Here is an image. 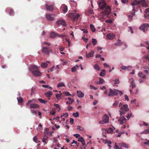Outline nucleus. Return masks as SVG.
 <instances>
[{
	"instance_id": "obj_56",
	"label": "nucleus",
	"mask_w": 149,
	"mask_h": 149,
	"mask_svg": "<svg viewBox=\"0 0 149 149\" xmlns=\"http://www.w3.org/2000/svg\"><path fill=\"white\" fill-rule=\"evenodd\" d=\"M74 136L76 138H78L80 136V135L79 134H75L74 135Z\"/></svg>"
},
{
	"instance_id": "obj_3",
	"label": "nucleus",
	"mask_w": 149,
	"mask_h": 149,
	"mask_svg": "<svg viewBox=\"0 0 149 149\" xmlns=\"http://www.w3.org/2000/svg\"><path fill=\"white\" fill-rule=\"evenodd\" d=\"M133 9L132 10V11L130 12L129 15H128L129 20L130 22L132 20L133 17L135 15V9L134 7H133Z\"/></svg>"
},
{
	"instance_id": "obj_47",
	"label": "nucleus",
	"mask_w": 149,
	"mask_h": 149,
	"mask_svg": "<svg viewBox=\"0 0 149 149\" xmlns=\"http://www.w3.org/2000/svg\"><path fill=\"white\" fill-rule=\"evenodd\" d=\"M17 99L19 102H21L23 101V99L21 97H19V98L17 97Z\"/></svg>"
},
{
	"instance_id": "obj_42",
	"label": "nucleus",
	"mask_w": 149,
	"mask_h": 149,
	"mask_svg": "<svg viewBox=\"0 0 149 149\" xmlns=\"http://www.w3.org/2000/svg\"><path fill=\"white\" fill-rule=\"evenodd\" d=\"M61 95H62L61 93L60 94H56V97L58 99L61 96Z\"/></svg>"
},
{
	"instance_id": "obj_50",
	"label": "nucleus",
	"mask_w": 149,
	"mask_h": 149,
	"mask_svg": "<svg viewBox=\"0 0 149 149\" xmlns=\"http://www.w3.org/2000/svg\"><path fill=\"white\" fill-rule=\"evenodd\" d=\"M146 141H147L146 142H144V144L145 145H149V140H148L147 139H146Z\"/></svg>"
},
{
	"instance_id": "obj_29",
	"label": "nucleus",
	"mask_w": 149,
	"mask_h": 149,
	"mask_svg": "<svg viewBox=\"0 0 149 149\" xmlns=\"http://www.w3.org/2000/svg\"><path fill=\"white\" fill-rule=\"evenodd\" d=\"M65 85L64 84L63 82H61L57 85V86L58 87H65Z\"/></svg>"
},
{
	"instance_id": "obj_39",
	"label": "nucleus",
	"mask_w": 149,
	"mask_h": 149,
	"mask_svg": "<svg viewBox=\"0 0 149 149\" xmlns=\"http://www.w3.org/2000/svg\"><path fill=\"white\" fill-rule=\"evenodd\" d=\"M38 139V138L36 136H35L33 137V141L35 142L36 143L37 142Z\"/></svg>"
},
{
	"instance_id": "obj_48",
	"label": "nucleus",
	"mask_w": 149,
	"mask_h": 149,
	"mask_svg": "<svg viewBox=\"0 0 149 149\" xmlns=\"http://www.w3.org/2000/svg\"><path fill=\"white\" fill-rule=\"evenodd\" d=\"M68 99L70 101L71 104H72L74 100L70 97H68Z\"/></svg>"
},
{
	"instance_id": "obj_18",
	"label": "nucleus",
	"mask_w": 149,
	"mask_h": 149,
	"mask_svg": "<svg viewBox=\"0 0 149 149\" xmlns=\"http://www.w3.org/2000/svg\"><path fill=\"white\" fill-rule=\"evenodd\" d=\"M94 52L93 51H91L88 54L86 52V56L87 58H90L92 57L94 54Z\"/></svg>"
},
{
	"instance_id": "obj_49",
	"label": "nucleus",
	"mask_w": 149,
	"mask_h": 149,
	"mask_svg": "<svg viewBox=\"0 0 149 149\" xmlns=\"http://www.w3.org/2000/svg\"><path fill=\"white\" fill-rule=\"evenodd\" d=\"M31 68L33 69H37L38 67L36 66L33 65L31 66Z\"/></svg>"
},
{
	"instance_id": "obj_64",
	"label": "nucleus",
	"mask_w": 149,
	"mask_h": 149,
	"mask_svg": "<svg viewBox=\"0 0 149 149\" xmlns=\"http://www.w3.org/2000/svg\"><path fill=\"white\" fill-rule=\"evenodd\" d=\"M143 58H144L146 59H147L149 60V57L148 56H144L143 57Z\"/></svg>"
},
{
	"instance_id": "obj_58",
	"label": "nucleus",
	"mask_w": 149,
	"mask_h": 149,
	"mask_svg": "<svg viewBox=\"0 0 149 149\" xmlns=\"http://www.w3.org/2000/svg\"><path fill=\"white\" fill-rule=\"evenodd\" d=\"M54 106L56 107L57 108H59V110H60V106L58 104H54Z\"/></svg>"
},
{
	"instance_id": "obj_38",
	"label": "nucleus",
	"mask_w": 149,
	"mask_h": 149,
	"mask_svg": "<svg viewBox=\"0 0 149 149\" xmlns=\"http://www.w3.org/2000/svg\"><path fill=\"white\" fill-rule=\"evenodd\" d=\"M94 68L95 69L99 71L100 70V68H99L98 65L97 64H96L95 65Z\"/></svg>"
},
{
	"instance_id": "obj_4",
	"label": "nucleus",
	"mask_w": 149,
	"mask_h": 149,
	"mask_svg": "<svg viewBox=\"0 0 149 149\" xmlns=\"http://www.w3.org/2000/svg\"><path fill=\"white\" fill-rule=\"evenodd\" d=\"M106 6V4L104 0H101L98 2V6L100 9H103Z\"/></svg>"
},
{
	"instance_id": "obj_14",
	"label": "nucleus",
	"mask_w": 149,
	"mask_h": 149,
	"mask_svg": "<svg viewBox=\"0 0 149 149\" xmlns=\"http://www.w3.org/2000/svg\"><path fill=\"white\" fill-rule=\"evenodd\" d=\"M147 27H149V24L145 23L142 24L140 27V29L142 30L143 32H145V28Z\"/></svg>"
},
{
	"instance_id": "obj_12",
	"label": "nucleus",
	"mask_w": 149,
	"mask_h": 149,
	"mask_svg": "<svg viewBox=\"0 0 149 149\" xmlns=\"http://www.w3.org/2000/svg\"><path fill=\"white\" fill-rule=\"evenodd\" d=\"M115 35L112 33L107 34L106 35V38L107 39L112 40L115 37Z\"/></svg>"
},
{
	"instance_id": "obj_59",
	"label": "nucleus",
	"mask_w": 149,
	"mask_h": 149,
	"mask_svg": "<svg viewBox=\"0 0 149 149\" xmlns=\"http://www.w3.org/2000/svg\"><path fill=\"white\" fill-rule=\"evenodd\" d=\"M74 119L72 118H70V123L71 124H73Z\"/></svg>"
},
{
	"instance_id": "obj_52",
	"label": "nucleus",
	"mask_w": 149,
	"mask_h": 149,
	"mask_svg": "<svg viewBox=\"0 0 149 149\" xmlns=\"http://www.w3.org/2000/svg\"><path fill=\"white\" fill-rule=\"evenodd\" d=\"M81 30L83 31V32L85 33H88V31L85 29H81Z\"/></svg>"
},
{
	"instance_id": "obj_54",
	"label": "nucleus",
	"mask_w": 149,
	"mask_h": 149,
	"mask_svg": "<svg viewBox=\"0 0 149 149\" xmlns=\"http://www.w3.org/2000/svg\"><path fill=\"white\" fill-rule=\"evenodd\" d=\"M105 22L107 23H111L112 22V21L111 19H108L106 20Z\"/></svg>"
},
{
	"instance_id": "obj_13",
	"label": "nucleus",
	"mask_w": 149,
	"mask_h": 149,
	"mask_svg": "<svg viewBox=\"0 0 149 149\" xmlns=\"http://www.w3.org/2000/svg\"><path fill=\"white\" fill-rule=\"evenodd\" d=\"M126 119L123 116L120 117L119 119L118 120V122L120 124H124L126 121Z\"/></svg>"
},
{
	"instance_id": "obj_17",
	"label": "nucleus",
	"mask_w": 149,
	"mask_h": 149,
	"mask_svg": "<svg viewBox=\"0 0 149 149\" xmlns=\"http://www.w3.org/2000/svg\"><path fill=\"white\" fill-rule=\"evenodd\" d=\"M45 94L49 99H50V97L53 95V93L52 91H48L45 93Z\"/></svg>"
},
{
	"instance_id": "obj_34",
	"label": "nucleus",
	"mask_w": 149,
	"mask_h": 149,
	"mask_svg": "<svg viewBox=\"0 0 149 149\" xmlns=\"http://www.w3.org/2000/svg\"><path fill=\"white\" fill-rule=\"evenodd\" d=\"M72 115L75 118H77L79 116V114L78 112H76V113H73Z\"/></svg>"
},
{
	"instance_id": "obj_44",
	"label": "nucleus",
	"mask_w": 149,
	"mask_h": 149,
	"mask_svg": "<svg viewBox=\"0 0 149 149\" xmlns=\"http://www.w3.org/2000/svg\"><path fill=\"white\" fill-rule=\"evenodd\" d=\"M130 82L131 85L134 84V80L132 78H131L130 79Z\"/></svg>"
},
{
	"instance_id": "obj_6",
	"label": "nucleus",
	"mask_w": 149,
	"mask_h": 149,
	"mask_svg": "<svg viewBox=\"0 0 149 149\" xmlns=\"http://www.w3.org/2000/svg\"><path fill=\"white\" fill-rule=\"evenodd\" d=\"M109 117L106 114H105L102 118V124L107 123L109 122Z\"/></svg>"
},
{
	"instance_id": "obj_63",
	"label": "nucleus",
	"mask_w": 149,
	"mask_h": 149,
	"mask_svg": "<svg viewBox=\"0 0 149 149\" xmlns=\"http://www.w3.org/2000/svg\"><path fill=\"white\" fill-rule=\"evenodd\" d=\"M114 148L115 149H120L119 148V147H118V146L116 145V143L115 145Z\"/></svg>"
},
{
	"instance_id": "obj_25",
	"label": "nucleus",
	"mask_w": 149,
	"mask_h": 149,
	"mask_svg": "<svg viewBox=\"0 0 149 149\" xmlns=\"http://www.w3.org/2000/svg\"><path fill=\"white\" fill-rule=\"evenodd\" d=\"M138 75L140 77L143 79H144L146 77V76L142 72L138 73Z\"/></svg>"
},
{
	"instance_id": "obj_10",
	"label": "nucleus",
	"mask_w": 149,
	"mask_h": 149,
	"mask_svg": "<svg viewBox=\"0 0 149 149\" xmlns=\"http://www.w3.org/2000/svg\"><path fill=\"white\" fill-rule=\"evenodd\" d=\"M53 6V4L49 5L47 4L45 5L46 9L48 11H52L54 10Z\"/></svg>"
},
{
	"instance_id": "obj_43",
	"label": "nucleus",
	"mask_w": 149,
	"mask_h": 149,
	"mask_svg": "<svg viewBox=\"0 0 149 149\" xmlns=\"http://www.w3.org/2000/svg\"><path fill=\"white\" fill-rule=\"evenodd\" d=\"M124 110H120V115L121 116L122 115L124 114L125 113V112L123 111Z\"/></svg>"
},
{
	"instance_id": "obj_32",
	"label": "nucleus",
	"mask_w": 149,
	"mask_h": 149,
	"mask_svg": "<svg viewBox=\"0 0 149 149\" xmlns=\"http://www.w3.org/2000/svg\"><path fill=\"white\" fill-rule=\"evenodd\" d=\"M92 42L93 44V45H96L97 43V40L93 38H92Z\"/></svg>"
},
{
	"instance_id": "obj_26",
	"label": "nucleus",
	"mask_w": 149,
	"mask_h": 149,
	"mask_svg": "<svg viewBox=\"0 0 149 149\" xmlns=\"http://www.w3.org/2000/svg\"><path fill=\"white\" fill-rule=\"evenodd\" d=\"M47 63H49V62L47 61L46 62H43L41 64V67L42 68H46L47 65Z\"/></svg>"
},
{
	"instance_id": "obj_27",
	"label": "nucleus",
	"mask_w": 149,
	"mask_h": 149,
	"mask_svg": "<svg viewBox=\"0 0 149 149\" xmlns=\"http://www.w3.org/2000/svg\"><path fill=\"white\" fill-rule=\"evenodd\" d=\"M106 74V72L105 70H101V72L100 74V75L101 76L103 77Z\"/></svg>"
},
{
	"instance_id": "obj_45",
	"label": "nucleus",
	"mask_w": 149,
	"mask_h": 149,
	"mask_svg": "<svg viewBox=\"0 0 149 149\" xmlns=\"http://www.w3.org/2000/svg\"><path fill=\"white\" fill-rule=\"evenodd\" d=\"M76 70H77L76 68L74 67H73V68H72L71 71L73 72H76Z\"/></svg>"
},
{
	"instance_id": "obj_7",
	"label": "nucleus",
	"mask_w": 149,
	"mask_h": 149,
	"mask_svg": "<svg viewBox=\"0 0 149 149\" xmlns=\"http://www.w3.org/2000/svg\"><path fill=\"white\" fill-rule=\"evenodd\" d=\"M114 91L111 89L109 90V93L108 94V96H110L112 95H117L118 93L117 91H116V89H114Z\"/></svg>"
},
{
	"instance_id": "obj_51",
	"label": "nucleus",
	"mask_w": 149,
	"mask_h": 149,
	"mask_svg": "<svg viewBox=\"0 0 149 149\" xmlns=\"http://www.w3.org/2000/svg\"><path fill=\"white\" fill-rule=\"evenodd\" d=\"M42 45H47L48 46H49L50 45V43L47 42H44L42 43Z\"/></svg>"
},
{
	"instance_id": "obj_21",
	"label": "nucleus",
	"mask_w": 149,
	"mask_h": 149,
	"mask_svg": "<svg viewBox=\"0 0 149 149\" xmlns=\"http://www.w3.org/2000/svg\"><path fill=\"white\" fill-rule=\"evenodd\" d=\"M77 96L79 97L82 98L84 97V94L81 91H77Z\"/></svg>"
},
{
	"instance_id": "obj_36",
	"label": "nucleus",
	"mask_w": 149,
	"mask_h": 149,
	"mask_svg": "<svg viewBox=\"0 0 149 149\" xmlns=\"http://www.w3.org/2000/svg\"><path fill=\"white\" fill-rule=\"evenodd\" d=\"M63 10L64 12H66L68 10V8L67 6H64L63 7Z\"/></svg>"
},
{
	"instance_id": "obj_60",
	"label": "nucleus",
	"mask_w": 149,
	"mask_h": 149,
	"mask_svg": "<svg viewBox=\"0 0 149 149\" xmlns=\"http://www.w3.org/2000/svg\"><path fill=\"white\" fill-rule=\"evenodd\" d=\"M132 114V113H131L130 114H128V115L126 116V117L128 119H129L130 118V116H131Z\"/></svg>"
},
{
	"instance_id": "obj_37",
	"label": "nucleus",
	"mask_w": 149,
	"mask_h": 149,
	"mask_svg": "<svg viewBox=\"0 0 149 149\" xmlns=\"http://www.w3.org/2000/svg\"><path fill=\"white\" fill-rule=\"evenodd\" d=\"M121 146L124 147L126 148H128V146L127 144H126L125 143H123L121 144Z\"/></svg>"
},
{
	"instance_id": "obj_62",
	"label": "nucleus",
	"mask_w": 149,
	"mask_h": 149,
	"mask_svg": "<svg viewBox=\"0 0 149 149\" xmlns=\"http://www.w3.org/2000/svg\"><path fill=\"white\" fill-rule=\"evenodd\" d=\"M128 0H121V2L123 3H125L127 2Z\"/></svg>"
},
{
	"instance_id": "obj_2",
	"label": "nucleus",
	"mask_w": 149,
	"mask_h": 149,
	"mask_svg": "<svg viewBox=\"0 0 149 149\" xmlns=\"http://www.w3.org/2000/svg\"><path fill=\"white\" fill-rule=\"evenodd\" d=\"M119 107L121 110H124L126 111L129 110L127 104H125L123 105V104L121 102L119 103Z\"/></svg>"
},
{
	"instance_id": "obj_5",
	"label": "nucleus",
	"mask_w": 149,
	"mask_h": 149,
	"mask_svg": "<svg viewBox=\"0 0 149 149\" xmlns=\"http://www.w3.org/2000/svg\"><path fill=\"white\" fill-rule=\"evenodd\" d=\"M111 10L109 6H107L105 10L102 12V13L105 15H108L110 14Z\"/></svg>"
},
{
	"instance_id": "obj_1",
	"label": "nucleus",
	"mask_w": 149,
	"mask_h": 149,
	"mask_svg": "<svg viewBox=\"0 0 149 149\" xmlns=\"http://www.w3.org/2000/svg\"><path fill=\"white\" fill-rule=\"evenodd\" d=\"M80 15L74 13H71L68 15V17L72 19L73 21H76L80 17Z\"/></svg>"
},
{
	"instance_id": "obj_55",
	"label": "nucleus",
	"mask_w": 149,
	"mask_h": 149,
	"mask_svg": "<svg viewBox=\"0 0 149 149\" xmlns=\"http://www.w3.org/2000/svg\"><path fill=\"white\" fill-rule=\"evenodd\" d=\"M82 39L85 42H87L88 40V38H85L84 37H82Z\"/></svg>"
},
{
	"instance_id": "obj_40",
	"label": "nucleus",
	"mask_w": 149,
	"mask_h": 149,
	"mask_svg": "<svg viewBox=\"0 0 149 149\" xmlns=\"http://www.w3.org/2000/svg\"><path fill=\"white\" fill-rule=\"evenodd\" d=\"M114 81H115V83H114V84H118L119 83V80L118 79H116Z\"/></svg>"
},
{
	"instance_id": "obj_24",
	"label": "nucleus",
	"mask_w": 149,
	"mask_h": 149,
	"mask_svg": "<svg viewBox=\"0 0 149 149\" xmlns=\"http://www.w3.org/2000/svg\"><path fill=\"white\" fill-rule=\"evenodd\" d=\"M140 0H136L134 1L131 4V5L132 6L137 5H138L139 4Z\"/></svg>"
},
{
	"instance_id": "obj_19",
	"label": "nucleus",
	"mask_w": 149,
	"mask_h": 149,
	"mask_svg": "<svg viewBox=\"0 0 149 149\" xmlns=\"http://www.w3.org/2000/svg\"><path fill=\"white\" fill-rule=\"evenodd\" d=\"M149 12V8H148L145 10L144 13H145V17L146 18H149V15L148 14V12Z\"/></svg>"
},
{
	"instance_id": "obj_20",
	"label": "nucleus",
	"mask_w": 149,
	"mask_h": 149,
	"mask_svg": "<svg viewBox=\"0 0 149 149\" xmlns=\"http://www.w3.org/2000/svg\"><path fill=\"white\" fill-rule=\"evenodd\" d=\"M58 34L54 32H52L50 34V37L51 38H54L57 36Z\"/></svg>"
},
{
	"instance_id": "obj_11",
	"label": "nucleus",
	"mask_w": 149,
	"mask_h": 149,
	"mask_svg": "<svg viewBox=\"0 0 149 149\" xmlns=\"http://www.w3.org/2000/svg\"><path fill=\"white\" fill-rule=\"evenodd\" d=\"M33 75L35 76H40L41 75V72L38 70H35L32 72Z\"/></svg>"
},
{
	"instance_id": "obj_22",
	"label": "nucleus",
	"mask_w": 149,
	"mask_h": 149,
	"mask_svg": "<svg viewBox=\"0 0 149 149\" xmlns=\"http://www.w3.org/2000/svg\"><path fill=\"white\" fill-rule=\"evenodd\" d=\"M39 107V106L36 104H31L30 105V107L31 109H35L38 108Z\"/></svg>"
},
{
	"instance_id": "obj_23",
	"label": "nucleus",
	"mask_w": 149,
	"mask_h": 149,
	"mask_svg": "<svg viewBox=\"0 0 149 149\" xmlns=\"http://www.w3.org/2000/svg\"><path fill=\"white\" fill-rule=\"evenodd\" d=\"M78 141L81 142L82 145H84L85 144V141L83 138L82 137H79L78 140Z\"/></svg>"
},
{
	"instance_id": "obj_9",
	"label": "nucleus",
	"mask_w": 149,
	"mask_h": 149,
	"mask_svg": "<svg viewBox=\"0 0 149 149\" xmlns=\"http://www.w3.org/2000/svg\"><path fill=\"white\" fill-rule=\"evenodd\" d=\"M56 24L58 26L61 25L63 26H65L66 25V24L63 20H58L56 22Z\"/></svg>"
},
{
	"instance_id": "obj_61",
	"label": "nucleus",
	"mask_w": 149,
	"mask_h": 149,
	"mask_svg": "<svg viewBox=\"0 0 149 149\" xmlns=\"http://www.w3.org/2000/svg\"><path fill=\"white\" fill-rule=\"evenodd\" d=\"M88 12L89 14H92L93 13V10L92 9H90L89 10V11Z\"/></svg>"
},
{
	"instance_id": "obj_31",
	"label": "nucleus",
	"mask_w": 149,
	"mask_h": 149,
	"mask_svg": "<svg viewBox=\"0 0 149 149\" xmlns=\"http://www.w3.org/2000/svg\"><path fill=\"white\" fill-rule=\"evenodd\" d=\"M90 28L91 30L93 32H94L96 30L95 28L93 25L92 24L90 25Z\"/></svg>"
},
{
	"instance_id": "obj_46",
	"label": "nucleus",
	"mask_w": 149,
	"mask_h": 149,
	"mask_svg": "<svg viewBox=\"0 0 149 149\" xmlns=\"http://www.w3.org/2000/svg\"><path fill=\"white\" fill-rule=\"evenodd\" d=\"M63 93H64L67 96L71 95L68 92H63Z\"/></svg>"
},
{
	"instance_id": "obj_28",
	"label": "nucleus",
	"mask_w": 149,
	"mask_h": 149,
	"mask_svg": "<svg viewBox=\"0 0 149 149\" xmlns=\"http://www.w3.org/2000/svg\"><path fill=\"white\" fill-rule=\"evenodd\" d=\"M100 81H97L96 83L98 84H103L105 81L104 80L101 78H99Z\"/></svg>"
},
{
	"instance_id": "obj_15",
	"label": "nucleus",
	"mask_w": 149,
	"mask_h": 149,
	"mask_svg": "<svg viewBox=\"0 0 149 149\" xmlns=\"http://www.w3.org/2000/svg\"><path fill=\"white\" fill-rule=\"evenodd\" d=\"M120 68L123 70H127L128 71H129L131 70V69L130 68H131L132 67L130 66H121L120 67Z\"/></svg>"
},
{
	"instance_id": "obj_41",
	"label": "nucleus",
	"mask_w": 149,
	"mask_h": 149,
	"mask_svg": "<svg viewBox=\"0 0 149 149\" xmlns=\"http://www.w3.org/2000/svg\"><path fill=\"white\" fill-rule=\"evenodd\" d=\"M118 104V102L117 101H115L114 103L113 104V106L115 107H116L117 106Z\"/></svg>"
},
{
	"instance_id": "obj_30",
	"label": "nucleus",
	"mask_w": 149,
	"mask_h": 149,
	"mask_svg": "<svg viewBox=\"0 0 149 149\" xmlns=\"http://www.w3.org/2000/svg\"><path fill=\"white\" fill-rule=\"evenodd\" d=\"M149 133V129H147L144 130L140 133L141 134H146Z\"/></svg>"
},
{
	"instance_id": "obj_57",
	"label": "nucleus",
	"mask_w": 149,
	"mask_h": 149,
	"mask_svg": "<svg viewBox=\"0 0 149 149\" xmlns=\"http://www.w3.org/2000/svg\"><path fill=\"white\" fill-rule=\"evenodd\" d=\"M103 65H104V66L105 67H107L108 68H110V67L109 66V65H108L106 63H104Z\"/></svg>"
},
{
	"instance_id": "obj_8",
	"label": "nucleus",
	"mask_w": 149,
	"mask_h": 149,
	"mask_svg": "<svg viewBox=\"0 0 149 149\" xmlns=\"http://www.w3.org/2000/svg\"><path fill=\"white\" fill-rule=\"evenodd\" d=\"M54 15L50 14H48L46 15V17L48 21H53L54 19Z\"/></svg>"
},
{
	"instance_id": "obj_16",
	"label": "nucleus",
	"mask_w": 149,
	"mask_h": 149,
	"mask_svg": "<svg viewBox=\"0 0 149 149\" xmlns=\"http://www.w3.org/2000/svg\"><path fill=\"white\" fill-rule=\"evenodd\" d=\"M42 52L47 54H49V48L47 47H43L42 49Z\"/></svg>"
},
{
	"instance_id": "obj_53",
	"label": "nucleus",
	"mask_w": 149,
	"mask_h": 149,
	"mask_svg": "<svg viewBox=\"0 0 149 149\" xmlns=\"http://www.w3.org/2000/svg\"><path fill=\"white\" fill-rule=\"evenodd\" d=\"M116 91L118 92V93L120 95H123V93L122 91H119L118 90H116Z\"/></svg>"
},
{
	"instance_id": "obj_33",
	"label": "nucleus",
	"mask_w": 149,
	"mask_h": 149,
	"mask_svg": "<svg viewBox=\"0 0 149 149\" xmlns=\"http://www.w3.org/2000/svg\"><path fill=\"white\" fill-rule=\"evenodd\" d=\"M117 42H118L117 43H115V45L119 46L121 45V40L118 39L117 40Z\"/></svg>"
},
{
	"instance_id": "obj_35",
	"label": "nucleus",
	"mask_w": 149,
	"mask_h": 149,
	"mask_svg": "<svg viewBox=\"0 0 149 149\" xmlns=\"http://www.w3.org/2000/svg\"><path fill=\"white\" fill-rule=\"evenodd\" d=\"M38 100L39 102H40V103H44L45 104H46V102H47V101H45L44 100L41 99H38Z\"/></svg>"
}]
</instances>
